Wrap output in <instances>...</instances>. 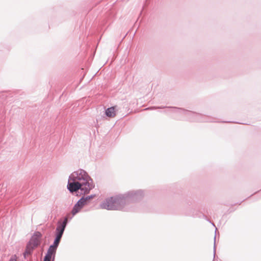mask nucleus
Listing matches in <instances>:
<instances>
[{"instance_id":"obj_1","label":"nucleus","mask_w":261,"mask_h":261,"mask_svg":"<svg viewBox=\"0 0 261 261\" xmlns=\"http://www.w3.org/2000/svg\"><path fill=\"white\" fill-rule=\"evenodd\" d=\"M144 196L142 190L130 191L124 194L106 198L100 203V207L107 210L130 211L127 205L141 200Z\"/></svg>"},{"instance_id":"obj_2","label":"nucleus","mask_w":261,"mask_h":261,"mask_svg":"<svg viewBox=\"0 0 261 261\" xmlns=\"http://www.w3.org/2000/svg\"><path fill=\"white\" fill-rule=\"evenodd\" d=\"M94 186L93 179L88 173L83 169V207L95 196V194L86 196V194H88Z\"/></svg>"},{"instance_id":"obj_3","label":"nucleus","mask_w":261,"mask_h":261,"mask_svg":"<svg viewBox=\"0 0 261 261\" xmlns=\"http://www.w3.org/2000/svg\"><path fill=\"white\" fill-rule=\"evenodd\" d=\"M68 222L67 216L64 217L63 220H60L58 221L57 226L55 230V238L53 244H51L48 249V250L55 255Z\"/></svg>"},{"instance_id":"obj_4","label":"nucleus","mask_w":261,"mask_h":261,"mask_svg":"<svg viewBox=\"0 0 261 261\" xmlns=\"http://www.w3.org/2000/svg\"><path fill=\"white\" fill-rule=\"evenodd\" d=\"M77 180H82V169L73 172L69 176L67 188L70 193H76L79 190L82 191V182Z\"/></svg>"},{"instance_id":"obj_5","label":"nucleus","mask_w":261,"mask_h":261,"mask_svg":"<svg viewBox=\"0 0 261 261\" xmlns=\"http://www.w3.org/2000/svg\"><path fill=\"white\" fill-rule=\"evenodd\" d=\"M190 114H186L187 120L191 122H216L215 118L204 115L200 113L190 111Z\"/></svg>"},{"instance_id":"obj_6","label":"nucleus","mask_w":261,"mask_h":261,"mask_svg":"<svg viewBox=\"0 0 261 261\" xmlns=\"http://www.w3.org/2000/svg\"><path fill=\"white\" fill-rule=\"evenodd\" d=\"M157 109H168L170 110L171 112L175 114L174 118L176 119H180L181 115L186 116V114H190V111L182 108L171 107V106H160V107H150L145 110H153Z\"/></svg>"},{"instance_id":"obj_7","label":"nucleus","mask_w":261,"mask_h":261,"mask_svg":"<svg viewBox=\"0 0 261 261\" xmlns=\"http://www.w3.org/2000/svg\"><path fill=\"white\" fill-rule=\"evenodd\" d=\"M42 236L40 232L35 231L28 243L34 245V247H38L40 244Z\"/></svg>"},{"instance_id":"obj_8","label":"nucleus","mask_w":261,"mask_h":261,"mask_svg":"<svg viewBox=\"0 0 261 261\" xmlns=\"http://www.w3.org/2000/svg\"><path fill=\"white\" fill-rule=\"evenodd\" d=\"M37 247H34V245L27 243L25 246V251L23 253V257L26 258L27 255H32L34 250Z\"/></svg>"},{"instance_id":"obj_9","label":"nucleus","mask_w":261,"mask_h":261,"mask_svg":"<svg viewBox=\"0 0 261 261\" xmlns=\"http://www.w3.org/2000/svg\"><path fill=\"white\" fill-rule=\"evenodd\" d=\"M82 210V197L79 199L76 203L73 206L71 211L73 216L76 215Z\"/></svg>"},{"instance_id":"obj_10","label":"nucleus","mask_w":261,"mask_h":261,"mask_svg":"<svg viewBox=\"0 0 261 261\" xmlns=\"http://www.w3.org/2000/svg\"><path fill=\"white\" fill-rule=\"evenodd\" d=\"M55 254L47 250V253L44 257L43 261H54Z\"/></svg>"},{"instance_id":"obj_11","label":"nucleus","mask_w":261,"mask_h":261,"mask_svg":"<svg viewBox=\"0 0 261 261\" xmlns=\"http://www.w3.org/2000/svg\"><path fill=\"white\" fill-rule=\"evenodd\" d=\"M105 114L109 117H114L116 115L114 107H111L107 109L105 111Z\"/></svg>"},{"instance_id":"obj_12","label":"nucleus","mask_w":261,"mask_h":261,"mask_svg":"<svg viewBox=\"0 0 261 261\" xmlns=\"http://www.w3.org/2000/svg\"><path fill=\"white\" fill-rule=\"evenodd\" d=\"M17 256L16 255H13L11 256L10 258L9 259V261H17Z\"/></svg>"},{"instance_id":"obj_13","label":"nucleus","mask_w":261,"mask_h":261,"mask_svg":"<svg viewBox=\"0 0 261 261\" xmlns=\"http://www.w3.org/2000/svg\"><path fill=\"white\" fill-rule=\"evenodd\" d=\"M214 258H215L216 255V236L214 238Z\"/></svg>"},{"instance_id":"obj_14","label":"nucleus","mask_w":261,"mask_h":261,"mask_svg":"<svg viewBox=\"0 0 261 261\" xmlns=\"http://www.w3.org/2000/svg\"><path fill=\"white\" fill-rule=\"evenodd\" d=\"M167 110H164V111H162L161 112L164 113H168V112H171L170 110L168 109H166Z\"/></svg>"},{"instance_id":"obj_15","label":"nucleus","mask_w":261,"mask_h":261,"mask_svg":"<svg viewBox=\"0 0 261 261\" xmlns=\"http://www.w3.org/2000/svg\"><path fill=\"white\" fill-rule=\"evenodd\" d=\"M259 194H261V190L260 191H259Z\"/></svg>"},{"instance_id":"obj_16","label":"nucleus","mask_w":261,"mask_h":261,"mask_svg":"<svg viewBox=\"0 0 261 261\" xmlns=\"http://www.w3.org/2000/svg\"><path fill=\"white\" fill-rule=\"evenodd\" d=\"M81 81H82V79H81L80 80V82H81Z\"/></svg>"},{"instance_id":"obj_17","label":"nucleus","mask_w":261,"mask_h":261,"mask_svg":"<svg viewBox=\"0 0 261 261\" xmlns=\"http://www.w3.org/2000/svg\"><path fill=\"white\" fill-rule=\"evenodd\" d=\"M227 122L226 121H223V123Z\"/></svg>"}]
</instances>
